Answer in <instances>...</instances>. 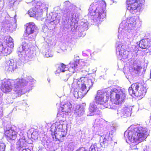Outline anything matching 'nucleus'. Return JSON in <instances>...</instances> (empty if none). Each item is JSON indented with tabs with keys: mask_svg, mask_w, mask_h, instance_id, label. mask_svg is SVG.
Here are the masks:
<instances>
[{
	"mask_svg": "<svg viewBox=\"0 0 151 151\" xmlns=\"http://www.w3.org/2000/svg\"><path fill=\"white\" fill-rule=\"evenodd\" d=\"M137 17H129L122 22L119 28L118 38L121 39V42L116 43V54L119 58L124 62L129 60V52L126 50L128 47V45L137 36L134 30L137 27Z\"/></svg>",
	"mask_w": 151,
	"mask_h": 151,
	"instance_id": "1",
	"label": "nucleus"
},
{
	"mask_svg": "<svg viewBox=\"0 0 151 151\" xmlns=\"http://www.w3.org/2000/svg\"><path fill=\"white\" fill-rule=\"evenodd\" d=\"M35 81L31 77H28L25 78H18L14 81L4 79L1 81V89L4 93L8 92L12 90V83H14L13 90L18 96L24 94L25 91H23L22 88L26 86H32V82Z\"/></svg>",
	"mask_w": 151,
	"mask_h": 151,
	"instance_id": "2",
	"label": "nucleus"
},
{
	"mask_svg": "<svg viewBox=\"0 0 151 151\" xmlns=\"http://www.w3.org/2000/svg\"><path fill=\"white\" fill-rule=\"evenodd\" d=\"M95 81V79H88L85 77H83L79 80L74 79L72 86L73 88V94L75 98L83 97L92 87Z\"/></svg>",
	"mask_w": 151,
	"mask_h": 151,
	"instance_id": "3",
	"label": "nucleus"
},
{
	"mask_svg": "<svg viewBox=\"0 0 151 151\" xmlns=\"http://www.w3.org/2000/svg\"><path fill=\"white\" fill-rule=\"evenodd\" d=\"M148 135V130L145 127L131 126L125 132L124 136L127 139L134 143H138L146 139Z\"/></svg>",
	"mask_w": 151,
	"mask_h": 151,
	"instance_id": "4",
	"label": "nucleus"
},
{
	"mask_svg": "<svg viewBox=\"0 0 151 151\" xmlns=\"http://www.w3.org/2000/svg\"><path fill=\"white\" fill-rule=\"evenodd\" d=\"M63 8L62 11L63 13V15L64 16L65 15L67 17H70V21L72 22L71 24L68 25L67 24L68 22L67 20L64 23V28L68 29L70 27H72L74 26L73 28H72V30L74 31L76 29H75L76 24L77 23L79 20V15L78 13L77 12V7L73 4L71 3L68 1H66L63 4Z\"/></svg>",
	"mask_w": 151,
	"mask_h": 151,
	"instance_id": "5",
	"label": "nucleus"
},
{
	"mask_svg": "<svg viewBox=\"0 0 151 151\" xmlns=\"http://www.w3.org/2000/svg\"><path fill=\"white\" fill-rule=\"evenodd\" d=\"M106 7L104 1L100 0L94 2L90 6L88 15L95 22L102 21L106 16Z\"/></svg>",
	"mask_w": 151,
	"mask_h": 151,
	"instance_id": "6",
	"label": "nucleus"
},
{
	"mask_svg": "<svg viewBox=\"0 0 151 151\" xmlns=\"http://www.w3.org/2000/svg\"><path fill=\"white\" fill-rule=\"evenodd\" d=\"M53 124L51 127V131L54 139L62 142L66 134V125L65 124V120L60 119Z\"/></svg>",
	"mask_w": 151,
	"mask_h": 151,
	"instance_id": "7",
	"label": "nucleus"
},
{
	"mask_svg": "<svg viewBox=\"0 0 151 151\" xmlns=\"http://www.w3.org/2000/svg\"><path fill=\"white\" fill-rule=\"evenodd\" d=\"M37 34L25 33L24 35V39L22 40L21 45L17 48V52L19 57L21 60H31L32 57H29L26 55V52L29 49V46L26 41H30L35 39Z\"/></svg>",
	"mask_w": 151,
	"mask_h": 151,
	"instance_id": "8",
	"label": "nucleus"
},
{
	"mask_svg": "<svg viewBox=\"0 0 151 151\" xmlns=\"http://www.w3.org/2000/svg\"><path fill=\"white\" fill-rule=\"evenodd\" d=\"M109 96L110 91L108 90H106L105 91H98L95 99L96 103L100 105V108L101 109H103L105 108L113 109V107L107 103Z\"/></svg>",
	"mask_w": 151,
	"mask_h": 151,
	"instance_id": "9",
	"label": "nucleus"
},
{
	"mask_svg": "<svg viewBox=\"0 0 151 151\" xmlns=\"http://www.w3.org/2000/svg\"><path fill=\"white\" fill-rule=\"evenodd\" d=\"M48 5L44 0H40L36 3L35 8L30 9L28 11V14L30 17H40L44 11L47 12Z\"/></svg>",
	"mask_w": 151,
	"mask_h": 151,
	"instance_id": "10",
	"label": "nucleus"
},
{
	"mask_svg": "<svg viewBox=\"0 0 151 151\" xmlns=\"http://www.w3.org/2000/svg\"><path fill=\"white\" fill-rule=\"evenodd\" d=\"M144 0H127V10L134 14L139 11L142 8Z\"/></svg>",
	"mask_w": 151,
	"mask_h": 151,
	"instance_id": "11",
	"label": "nucleus"
},
{
	"mask_svg": "<svg viewBox=\"0 0 151 151\" xmlns=\"http://www.w3.org/2000/svg\"><path fill=\"white\" fill-rule=\"evenodd\" d=\"M128 91L131 95L134 94L136 96H142L146 93V88L142 86L140 83H135L132 84L129 87Z\"/></svg>",
	"mask_w": 151,
	"mask_h": 151,
	"instance_id": "12",
	"label": "nucleus"
},
{
	"mask_svg": "<svg viewBox=\"0 0 151 151\" xmlns=\"http://www.w3.org/2000/svg\"><path fill=\"white\" fill-rule=\"evenodd\" d=\"M109 91L111 97L112 98L115 95V99L119 104L124 101L126 98V91L124 89L114 88Z\"/></svg>",
	"mask_w": 151,
	"mask_h": 151,
	"instance_id": "13",
	"label": "nucleus"
},
{
	"mask_svg": "<svg viewBox=\"0 0 151 151\" xmlns=\"http://www.w3.org/2000/svg\"><path fill=\"white\" fill-rule=\"evenodd\" d=\"M72 109V105L69 102H67L61 106L59 109V112L57 114V118L59 120L64 119L65 116L70 113Z\"/></svg>",
	"mask_w": 151,
	"mask_h": 151,
	"instance_id": "14",
	"label": "nucleus"
},
{
	"mask_svg": "<svg viewBox=\"0 0 151 151\" xmlns=\"http://www.w3.org/2000/svg\"><path fill=\"white\" fill-rule=\"evenodd\" d=\"M85 63L81 61L73 60L71 61L68 65V70L71 74L75 72L80 71L83 68L85 67Z\"/></svg>",
	"mask_w": 151,
	"mask_h": 151,
	"instance_id": "15",
	"label": "nucleus"
},
{
	"mask_svg": "<svg viewBox=\"0 0 151 151\" xmlns=\"http://www.w3.org/2000/svg\"><path fill=\"white\" fill-rule=\"evenodd\" d=\"M117 106V105H116ZM115 109L117 110V116L119 118H125L131 116L132 108L131 107H118L116 106Z\"/></svg>",
	"mask_w": 151,
	"mask_h": 151,
	"instance_id": "16",
	"label": "nucleus"
},
{
	"mask_svg": "<svg viewBox=\"0 0 151 151\" xmlns=\"http://www.w3.org/2000/svg\"><path fill=\"white\" fill-rule=\"evenodd\" d=\"M19 134L20 138L16 143V149L18 151H20L21 149H22V151H31L28 148H25L27 146L28 143L26 142L25 137L23 134L20 132V134Z\"/></svg>",
	"mask_w": 151,
	"mask_h": 151,
	"instance_id": "17",
	"label": "nucleus"
},
{
	"mask_svg": "<svg viewBox=\"0 0 151 151\" xmlns=\"http://www.w3.org/2000/svg\"><path fill=\"white\" fill-rule=\"evenodd\" d=\"M106 124L105 121L102 119L99 118L96 119L93 126L94 131L99 132H103Z\"/></svg>",
	"mask_w": 151,
	"mask_h": 151,
	"instance_id": "18",
	"label": "nucleus"
},
{
	"mask_svg": "<svg viewBox=\"0 0 151 151\" xmlns=\"http://www.w3.org/2000/svg\"><path fill=\"white\" fill-rule=\"evenodd\" d=\"M112 132L106 133L105 135L101 136L100 137V142L101 147H104L111 143L112 140Z\"/></svg>",
	"mask_w": 151,
	"mask_h": 151,
	"instance_id": "19",
	"label": "nucleus"
},
{
	"mask_svg": "<svg viewBox=\"0 0 151 151\" xmlns=\"http://www.w3.org/2000/svg\"><path fill=\"white\" fill-rule=\"evenodd\" d=\"M5 134L8 140H14L17 136L18 132L7 125L4 126Z\"/></svg>",
	"mask_w": 151,
	"mask_h": 151,
	"instance_id": "20",
	"label": "nucleus"
},
{
	"mask_svg": "<svg viewBox=\"0 0 151 151\" xmlns=\"http://www.w3.org/2000/svg\"><path fill=\"white\" fill-rule=\"evenodd\" d=\"M17 68L16 62L13 59L6 61L4 64L5 70L7 72H12Z\"/></svg>",
	"mask_w": 151,
	"mask_h": 151,
	"instance_id": "21",
	"label": "nucleus"
},
{
	"mask_svg": "<svg viewBox=\"0 0 151 151\" xmlns=\"http://www.w3.org/2000/svg\"><path fill=\"white\" fill-rule=\"evenodd\" d=\"M129 65V70L130 72H134L138 74L140 69V66L137 64L136 62L134 60H132L128 63Z\"/></svg>",
	"mask_w": 151,
	"mask_h": 151,
	"instance_id": "22",
	"label": "nucleus"
},
{
	"mask_svg": "<svg viewBox=\"0 0 151 151\" xmlns=\"http://www.w3.org/2000/svg\"><path fill=\"white\" fill-rule=\"evenodd\" d=\"M38 29L33 22H30L26 24V29L25 33H27L37 34Z\"/></svg>",
	"mask_w": 151,
	"mask_h": 151,
	"instance_id": "23",
	"label": "nucleus"
},
{
	"mask_svg": "<svg viewBox=\"0 0 151 151\" xmlns=\"http://www.w3.org/2000/svg\"><path fill=\"white\" fill-rule=\"evenodd\" d=\"M84 104L77 105L75 109L74 115L76 117H80L83 115L85 112Z\"/></svg>",
	"mask_w": 151,
	"mask_h": 151,
	"instance_id": "24",
	"label": "nucleus"
},
{
	"mask_svg": "<svg viewBox=\"0 0 151 151\" xmlns=\"http://www.w3.org/2000/svg\"><path fill=\"white\" fill-rule=\"evenodd\" d=\"M11 52V48H8L6 46H4L0 42V54L1 55H7Z\"/></svg>",
	"mask_w": 151,
	"mask_h": 151,
	"instance_id": "25",
	"label": "nucleus"
},
{
	"mask_svg": "<svg viewBox=\"0 0 151 151\" xmlns=\"http://www.w3.org/2000/svg\"><path fill=\"white\" fill-rule=\"evenodd\" d=\"M88 22L87 20L84 19H82L80 23L79 27L77 26L76 28H78V30H81V32H82L88 29Z\"/></svg>",
	"mask_w": 151,
	"mask_h": 151,
	"instance_id": "26",
	"label": "nucleus"
},
{
	"mask_svg": "<svg viewBox=\"0 0 151 151\" xmlns=\"http://www.w3.org/2000/svg\"><path fill=\"white\" fill-rule=\"evenodd\" d=\"M139 48L145 49L148 48L151 45L150 42H149L147 39H143L140 40L139 44Z\"/></svg>",
	"mask_w": 151,
	"mask_h": 151,
	"instance_id": "27",
	"label": "nucleus"
},
{
	"mask_svg": "<svg viewBox=\"0 0 151 151\" xmlns=\"http://www.w3.org/2000/svg\"><path fill=\"white\" fill-rule=\"evenodd\" d=\"M97 109V107L94 102H92L90 104L89 108V112L88 113V116H92L94 115L95 113V112Z\"/></svg>",
	"mask_w": 151,
	"mask_h": 151,
	"instance_id": "28",
	"label": "nucleus"
},
{
	"mask_svg": "<svg viewBox=\"0 0 151 151\" xmlns=\"http://www.w3.org/2000/svg\"><path fill=\"white\" fill-rule=\"evenodd\" d=\"M4 41L6 43L7 46L10 48L14 47L13 39L10 36H5L4 39Z\"/></svg>",
	"mask_w": 151,
	"mask_h": 151,
	"instance_id": "29",
	"label": "nucleus"
},
{
	"mask_svg": "<svg viewBox=\"0 0 151 151\" xmlns=\"http://www.w3.org/2000/svg\"><path fill=\"white\" fill-rule=\"evenodd\" d=\"M68 69L66 65L63 63L61 64L59 66L58 68L56 70V73H60V72H64L65 71L68 72Z\"/></svg>",
	"mask_w": 151,
	"mask_h": 151,
	"instance_id": "30",
	"label": "nucleus"
},
{
	"mask_svg": "<svg viewBox=\"0 0 151 151\" xmlns=\"http://www.w3.org/2000/svg\"><path fill=\"white\" fill-rule=\"evenodd\" d=\"M60 18V17L59 15H58V14H55L51 17V18L49 20L50 22H49L51 23V22H53L55 21H56V22H57L58 20V22H59Z\"/></svg>",
	"mask_w": 151,
	"mask_h": 151,
	"instance_id": "31",
	"label": "nucleus"
},
{
	"mask_svg": "<svg viewBox=\"0 0 151 151\" xmlns=\"http://www.w3.org/2000/svg\"><path fill=\"white\" fill-rule=\"evenodd\" d=\"M99 145L94 144L91 146L90 147L89 151H98L99 148L98 147V146Z\"/></svg>",
	"mask_w": 151,
	"mask_h": 151,
	"instance_id": "32",
	"label": "nucleus"
},
{
	"mask_svg": "<svg viewBox=\"0 0 151 151\" xmlns=\"http://www.w3.org/2000/svg\"><path fill=\"white\" fill-rule=\"evenodd\" d=\"M43 55L47 58L52 57L53 56L52 52L49 50H46L45 52L43 53Z\"/></svg>",
	"mask_w": 151,
	"mask_h": 151,
	"instance_id": "33",
	"label": "nucleus"
},
{
	"mask_svg": "<svg viewBox=\"0 0 151 151\" xmlns=\"http://www.w3.org/2000/svg\"><path fill=\"white\" fill-rule=\"evenodd\" d=\"M109 129L110 130L109 132H108L107 133H110L111 132H112V137H113V134L116 130V127L114 125H112V126H111Z\"/></svg>",
	"mask_w": 151,
	"mask_h": 151,
	"instance_id": "34",
	"label": "nucleus"
},
{
	"mask_svg": "<svg viewBox=\"0 0 151 151\" xmlns=\"http://www.w3.org/2000/svg\"><path fill=\"white\" fill-rule=\"evenodd\" d=\"M5 145L4 143L0 141V151H5Z\"/></svg>",
	"mask_w": 151,
	"mask_h": 151,
	"instance_id": "35",
	"label": "nucleus"
},
{
	"mask_svg": "<svg viewBox=\"0 0 151 151\" xmlns=\"http://www.w3.org/2000/svg\"><path fill=\"white\" fill-rule=\"evenodd\" d=\"M32 137L35 139H37L38 137V133L36 131L33 132L31 134Z\"/></svg>",
	"mask_w": 151,
	"mask_h": 151,
	"instance_id": "36",
	"label": "nucleus"
},
{
	"mask_svg": "<svg viewBox=\"0 0 151 151\" xmlns=\"http://www.w3.org/2000/svg\"><path fill=\"white\" fill-rule=\"evenodd\" d=\"M22 0H9L11 5L12 6L14 4L18 3Z\"/></svg>",
	"mask_w": 151,
	"mask_h": 151,
	"instance_id": "37",
	"label": "nucleus"
},
{
	"mask_svg": "<svg viewBox=\"0 0 151 151\" xmlns=\"http://www.w3.org/2000/svg\"><path fill=\"white\" fill-rule=\"evenodd\" d=\"M68 148L69 149V151H72L74 149V147L72 143L69 144L68 145Z\"/></svg>",
	"mask_w": 151,
	"mask_h": 151,
	"instance_id": "38",
	"label": "nucleus"
},
{
	"mask_svg": "<svg viewBox=\"0 0 151 151\" xmlns=\"http://www.w3.org/2000/svg\"><path fill=\"white\" fill-rule=\"evenodd\" d=\"M139 45H137L136 46H134V53H137V52L139 50Z\"/></svg>",
	"mask_w": 151,
	"mask_h": 151,
	"instance_id": "39",
	"label": "nucleus"
},
{
	"mask_svg": "<svg viewBox=\"0 0 151 151\" xmlns=\"http://www.w3.org/2000/svg\"><path fill=\"white\" fill-rule=\"evenodd\" d=\"M76 151H88V150L83 147H81L78 149Z\"/></svg>",
	"mask_w": 151,
	"mask_h": 151,
	"instance_id": "40",
	"label": "nucleus"
},
{
	"mask_svg": "<svg viewBox=\"0 0 151 151\" xmlns=\"http://www.w3.org/2000/svg\"><path fill=\"white\" fill-rule=\"evenodd\" d=\"M88 71L86 70H82L81 71V72L82 74H83L84 76H86L88 74Z\"/></svg>",
	"mask_w": 151,
	"mask_h": 151,
	"instance_id": "41",
	"label": "nucleus"
},
{
	"mask_svg": "<svg viewBox=\"0 0 151 151\" xmlns=\"http://www.w3.org/2000/svg\"><path fill=\"white\" fill-rule=\"evenodd\" d=\"M85 34L84 33H83L81 35V37H83L85 35Z\"/></svg>",
	"mask_w": 151,
	"mask_h": 151,
	"instance_id": "42",
	"label": "nucleus"
},
{
	"mask_svg": "<svg viewBox=\"0 0 151 151\" xmlns=\"http://www.w3.org/2000/svg\"><path fill=\"white\" fill-rule=\"evenodd\" d=\"M112 1H113V2H116V1L115 0H111Z\"/></svg>",
	"mask_w": 151,
	"mask_h": 151,
	"instance_id": "43",
	"label": "nucleus"
},
{
	"mask_svg": "<svg viewBox=\"0 0 151 151\" xmlns=\"http://www.w3.org/2000/svg\"><path fill=\"white\" fill-rule=\"evenodd\" d=\"M47 80H48V82H50V79H47Z\"/></svg>",
	"mask_w": 151,
	"mask_h": 151,
	"instance_id": "44",
	"label": "nucleus"
},
{
	"mask_svg": "<svg viewBox=\"0 0 151 151\" xmlns=\"http://www.w3.org/2000/svg\"><path fill=\"white\" fill-rule=\"evenodd\" d=\"M12 22L11 21V22L10 23H9V24H10V25H12Z\"/></svg>",
	"mask_w": 151,
	"mask_h": 151,
	"instance_id": "45",
	"label": "nucleus"
},
{
	"mask_svg": "<svg viewBox=\"0 0 151 151\" xmlns=\"http://www.w3.org/2000/svg\"><path fill=\"white\" fill-rule=\"evenodd\" d=\"M16 20H15L14 21V23H16Z\"/></svg>",
	"mask_w": 151,
	"mask_h": 151,
	"instance_id": "46",
	"label": "nucleus"
},
{
	"mask_svg": "<svg viewBox=\"0 0 151 151\" xmlns=\"http://www.w3.org/2000/svg\"><path fill=\"white\" fill-rule=\"evenodd\" d=\"M150 77L151 78V71H150Z\"/></svg>",
	"mask_w": 151,
	"mask_h": 151,
	"instance_id": "47",
	"label": "nucleus"
},
{
	"mask_svg": "<svg viewBox=\"0 0 151 151\" xmlns=\"http://www.w3.org/2000/svg\"><path fill=\"white\" fill-rule=\"evenodd\" d=\"M31 2V3H32V4H33V2Z\"/></svg>",
	"mask_w": 151,
	"mask_h": 151,
	"instance_id": "48",
	"label": "nucleus"
},
{
	"mask_svg": "<svg viewBox=\"0 0 151 151\" xmlns=\"http://www.w3.org/2000/svg\"><path fill=\"white\" fill-rule=\"evenodd\" d=\"M10 27H11V25H9V28H10Z\"/></svg>",
	"mask_w": 151,
	"mask_h": 151,
	"instance_id": "49",
	"label": "nucleus"
},
{
	"mask_svg": "<svg viewBox=\"0 0 151 151\" xmlns=\"http://www.w3.org/2000/svg\"><path fill=\"white\" fill-rule=\"evenodd\" d=\"M12 19V18H11L10 20H11V21Z\"/></svg>",
	"mask_w": 151,
	"mask_h": 151,
	"instance_id": "50",
	"label": "nucleus"
},
{
	"mask_svg": "<svg viewBox=\"0 0 151 151\" xmlns=\"http://www.w3.org/2000/svg\"><path fill=\"white\" fill-rule=\"evenodd\" d=\"M16 15H15L14 16V18H15V17H16Z\"/></svg>",
	"mask_w": 151,
	"mask_h": 151,
	"instance_id": "51",
	"label": "nucleus"
},
{
	"mask_svg": "<svg viewBox=\"0 0 151 151\" xmlns=\"http://www.w3.org/2000/svg\"><path fill=\"white\" fill-rule=\"evenodd\" d=\"M6 23H8V21H7L6 22Z\"/></svg>",
	"mask_w": 151,
	"mask_h": 151,
	"instance_id": "52",
	"label": "nucleus"
},
{
	"mask_svg": "<svg viewBox=\"0 0 151 151\" xmlns=\"http://www.w3.org/2000/svg\"><path fill=\"white\" fill-rule=\"evenodd\" d=\"M48 20H49V19H48L47 20V21H48Z\"/></svg>",
	"mask_w": 151,
	"mask_h": 151,
	"instance_id": "53",
	"label": "nucleus"
},
{
	"mask_svg": "<svg viewBox=\"0 0 151 151\" xmlns=\"http://www.w3.org/2000/svg\"><path fill=\"white\" fill-rule=\"evenodd\" d=\"M0 58H1V56H0Z\"/></svg>",
	"mask_w": 151,
	"mask_h": 151,
	"instance_id": "54",
	"label": "nucleus"
}]
</instances>
